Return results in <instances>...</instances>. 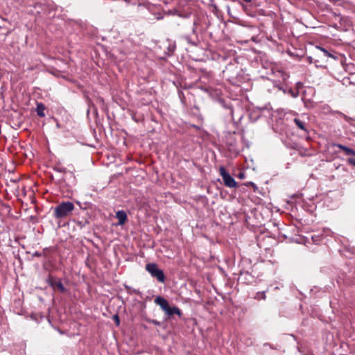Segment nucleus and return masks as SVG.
<instances>
[{"instance_id":"f257e3e1","label":"nucleus","mask_w":355,"mask_h":355,"mask_svg":"<svg viewBox=\"0 0 355 355\" xmlns=\"http://www.w3.org/2000/svg\"><path fill=\"white\" fill-rule=\"evenodd\" d=\"M329 58H333V55L324 48L318 47L317 52L309 59L310 62L314 63L317 67H325Z\"/></svg>"},{"instance_id":"f03ea898","label":"nucleus","mask_w":355,"mask_h":355,"mask_svg":"<svg viewBox=\"0 0 355 355\" xmlns=\"http://www.w3.org/2000/svg\"><path fill=\"white\" fill-rule=\"evenodd\" d=\"M74 208V205L71 202H62L54 208V216L56 218H66L71 214Z\"/></svg>"},{"instance_id":"7ed1b4c3","label":"nucleus","mask_w":355,"mask_h":355,"mask_svg":"<svg viewBox=\"0 0 355 355\" xmlns=\"http://www.w3.org/2000/svg\"><path fill=\"white\" fill-rule=\"evenodd\" d=\"M155 303L159 305L168 316L176 314L180 318L182 315V313L179 308L176 306L171 307L168 301L163 297H157L155 299Z\"/></svg>"},{"instance_id":"20e7f679","label":"nucleus","mask_w":355,"mask_h":355,"mask_svg":"<svg viewBox=\"0 0 355 355\" xmlns=\"http://www.w3.org/2000/svg\"><path fill=\"white\" fill-rule=\"evenodd\" d=\"M146 270L153 277L156 278L159 282L164 283L165 282V275L163 270L159 269L156 263H150L146 264Z\"/></svg>"},{"instance_id":"39448f33","label":"nucleus","mask_w":355,"mask_h":355,"mask_svg":"<svg viewBox=\"0 0 355 355\" xmlns=\"http://www.w3.org/2000/svg\"><path fill=\"white\" fill-rule=\"evenodd\" d=\"M294 116L295 117L293 119L294 123L296 125V126L303 131L306 135H309V122L308 118L304 115H298L297 113H294Z\"/></svg>"},{"instance_id":"423d86ee","label":"nucleus","mask_w":355,"mask_h":355,"mask_svg":"<svg viewBox=\"0 0 355 355\" xmlns=\"http://www.w3.org/2000/svg\"><path fill=\"white\" fill-rule=\"evenodd\" d=\"M219 173L223 180V183H224L225 186H226L227 187H229V188L237 187V182L230 175V174L226 171V169L224 166H220Z\"/></svg>"},{"instance_id":"0eeeda50","label":"nucleus","mask_w":355,"mask_h":355,"mask_svg":"<svg viewBox=\"0 0 355 355\" xmlns=\"http://www.w3.org/2000/svg\"><path fill=\"white\" fill-rule=\"evenodd\" d=\"M49 284L51 286H52L54 289L59 290L60 293H64L66 291V288H64L60 279L51 278L50 279Z\"/></svg>"},{"instance_id":"6e6552de","label":"nucleus","mask_w":355,"mask_h":355,"mask_svg":"<svg viewBox=\"0 0 355 355\" xmlns=\"http://www.w3.org/2000/svg\"><path fill=\"white\" fill-rule=\"evenodd\" d=\"M116 217L119 220L118 225H123L128 220V216L125 211L120 210L116 211Z\"/></svg>"},{"instance_id":"1a4fd4ad","label":"nucleus","mask_w":355,"mask_h":355,"mask_svg":"<svg viewBox=\"0 0 355 355\" xmlns=\"http://www.w3.org/2000/svg\"><path fill=\"white\" fill-rule=\"evenodd\" d=\"M335 146H336L337 148L341 149L342 150H343L346 155H355V151L350 148H348L345 146H343L342 144H336Z\"/></svg>"},{"instance_id":"9d476101","label":"nucleus","mask_w":355,"mask_h":355,"mask_svg":"<svg viewBox=\"0 0 355 355\" xmlns=\"http://www.w3.org/2000/svg\"><path fill=\"white\" fill-rule=\"evenodd\" d=\"M45 109H46V107L43 103H37V108H36L37 114L40 117H44L45 116V114H44Z\"/></svg>"},{"instance_id":"9b49d317","label":"nucleus","mask_w":355,"mask_h":355,"mask_svg":"<svg viewBox=\"0 0 355 355\" xmlns=\"http://www.w3.org/2000/svg\"><path fill=\"white\" fill-rule=\"evenodd\" d=\"M348 162L354 166H355V159L354 158H349Z\"/></svg>"},{"instance_id":"f8f14e48","label":"nucleus","mask_w":355,"mask_h":355,"mask_svg":"<svg viewBox=\"0 0 355 355\" xmlns=\"http://www.w3.org/2000/svg\"><path fill=\"white\" fill-rule=\"evenodd\" d=\"M245 173L243 172H240L238 175V178H240V179H243L245 178Z\"/></svg>"},{"instance_id":"ddd939ff","label":"nucleus","mask_w":355,"mask_h":355,"mask_svg":"<svg viewBox=\"0 0 355 355\" xmlns=\"http://www.w3.org/2000/svg\"><path fill=\"white\" fill-rule=\"evenodd\" d=\"M115 318H116V321L117 324H119V319L118 316L115 315Z\"/></svg>"},{"instance_id":"4468645a","label":"nucleus","mask_w":355,"mask_h":355,"mask_svg":"<svg viewBox=\"0 0 355 355\" xmlns=\"http://www.w3.org/2000/svg\"><path fill=\"white\" fill-rule=\"evenodd\" d=\"M260 297H261V294L260 295L259 293H257V297H256V298H257L258 300L260 299Z\"/></svg>"},{"instance_id":"2eb2a0df","label":"nucleus","mask_w":355,"mask_h":355,"mask_svg":"<svg viewBox=\"0 0 355 355\" xmlns=\"http://www.w3.org/2000/svg\"><path fill=\"white\" fill-rule=\"evenodd\" d=\"M261 298H262V299H265V298H266V295H265V293H261Z\"/></svg>"},{"instance_id":"dca6fc26","label":"nucleus","mask_w":355,"mask_h":355,"mask_svg":"<svg viewBox=\"0 0 355 355\" xmlns=\"http://www.w3.org/2000/svg\"><path fill=\"white\" fill-rule=\"evenodd\" d=\"M153 322L154 324H158V322H156V321H153Z\"/></svg>"}]
</instances>
